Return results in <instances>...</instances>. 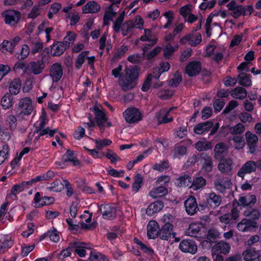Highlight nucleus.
<instances>
[{
	"instance_id": "obj_1",
	"label": "nucleus",
	"mask_w": 261,
	"mask_h": 261,
	"mask_svg": "<svg viewBox=\"0 0 261 261\" xmlns=\"http://www.w3.org/2000/svg\"><path fill=\"white\" fill-rule=\"evenodd\" d=\"M140 72L139 66H125L119 82L121 90L126 92L133 89L138 84Z\"/></svg>"
},
{
	"instance_id": "obj_13",
	"label": "nucleus",
	"mask_w": 261,
	"mask_h": 261,
	"mask_svg": "<svg viewBox=\"0 0 261 261\" xmlns=\"http://www.w3.org/2000/svg\"><path fill=\"white\" fill-rule=\"evenodd\" d=\"M95 111V119L97 125L100 128L101 132L105 130V123L107 121V118L104 112L101 111L99 108L95 106L93 108Z\"/></svg>"
},
{
	"instance_id": "obj_12",
	"label": "nucleus",
	"mask_w": 261,
	"mask_h": 261,
	"mask_svg": "<svg viewBox=\"0 0 261 261\" xmlns=\"http://www.w3.org/2000/svg\"><path fill=\"white\" fill-rule=\"evenodd\" d=\"M228 10L231 11V15L234 18H237L242 14H245V10L242 5H238L235 0L231 1L227 5Z\"/></svg>"
},
{
	"instance_id": "obj_58",
	"label": "nucleus",
	"mask_w": 261,
	"mask_h": 261,
	"mask_svg": "<svg viewBox=\"0 0 261 261\" xmlns=\"http://www.w3.org/2000/svg\"><path fill=\"white\" fill-rule=\"evenodd\" d=\"M128 50V47L127 46L122 45L120 48L117 49L114 55V59H118L122 57Z\"/></svg>"
},
{
	"instance_id": "obj_27",
	"label": "nucleus",
	"mask_w": 261,
	"mask_h": 261,
	"mask_svg": "<svg viewBox=\"0 0 261 261\" xmlns=\"http://www.w3.org/2000/svg\"><path fill=\"white\" fill-rule=\"evenodd\" d=\"M164 207V203L162 201H156L151 203L146 210L148 215H152L160 212Z\"/></svg>"
},
{
	"instance_id": "obj_41",
	"label": "nucleus",
	"mask_w": 261,
	"mask_h": 261,
	"mask_svg": "<svg viewBox=\"0 0 261 261\" xmlns=\"http://www.w3.org/2000/svg\"><path fill=\"white\" fill-rule=\"evenodd\" d=\"M13 97L12 95L6 93L2 98L1 105L5 109H8L12 106Z\"/></svg>"
},
{
	"instance_id": "obj_4",
	"label": "nucleus",
	"mask_w": 261,
	"mask_h": 261,
	"mask_svg": "<svg viewBox=\"0 0 261 261\" xmlns=\"http://www.w3.org/2000/svg\"><path fill=\"white\" fill-rule=\"evenodd\" d=\"M201 20L200 21L199 24L196 27V29L194 30V32L188 34L181 38L180 40V43L185 44L187 42H188L189 44L191 46H195L200 44L202 41L201 35L200 33H195V32L201 29Z\"/></svg>"
},
{
	"instance_id": "obj_17",
	"label": "nucleus",
	"mask_w": 261,
	"mask_h": 261,
	"mask_svg": "<svg viewBox=\"0 0 261 261\" xmlns=\"http://www.w3.org/2000/svg\"><path fill=\"white\" fill-rule=\"evenodd\" d=\"M220 160L218 165V170L223 173L230 172L232 168V160L230 158H223Z\"/></svg>"
},
{
	"instance_id": "obj_8",
	"label": "nucleus",
	"mask_w": 261,
	"mask_h": 261,
	"mask_svg": "<svg viewBox=\"0 0 261 261\" xmlns=\"http://www.w3.org/2000/svg\"><path fill=\"white\" fill-rule=\"evenodd\" d=\"M186 211L189 215H193L199 211V207L195 197L190 196L184 202Z\"/></svg>"
},
{
	"instance_id": "obj_55",
	"label": "nucleus",
	"mask_w": 261,
	"mask_h": 261,
	"mask_svg": "<svg viewBox=\"0 0 261 261\" xmlns=\"http://www.w3.org/2000/svg\"><path fill=\"white\" fill-rule=\"evenodd\" d=\"M134 180L135 181L133 184L132 188L133 190L137 192L141 188V184L142 183L143 179L140 174H137L135 176Z\"/></svg>"
},
{
	"instance_id": "obj_2",
	"label": "nucleus",
	"mask_w": 261,
	"mask_h": 261,
	"mask_svg": "<svg viewBox=\"0 0 261 261\" xmlns=\"http://www.w3.org/2000/svg\"><path fill=\"white\" fill-rule=\"evenodd\" d=\"M170 66H157L154 68L152 73L148 74L144 82L141 89L143 91H147L150 87L151 82L153 78L158 79L160 75L165 71H167Z\"/></svg>"
},
{
	"instance_id": "obj_44",
	"label": "nucleus",
	"mask_w": 261,
	"mask_h": 261,
	"mask_svg": "<svg viewBox=\"0 0 261 261\" xmlns=\"http://www.w3.org/2000/svg\"><path fill=\"white\" fill-rule=\"evenodd\" d=\"M201 70V66H186L185 68V73L190 77L198 75Z\"/></svg>"
},
{
	"instance_id": "obj_48",
	"label": "nucleus",
	"mask_w": 261,
	"mask_h": 261,
	"mask_svg": "<svg viewBox=\"0 0 261 261\" xmlns=\"http://www.w3.org/2000/svg\"><path fill=\"white\" fill-rule=\"evenodd\" d=\"M30 52V47L27 44H23L21 46L20 52L17 54L18 60H22L25 59Z\"/></svg>"
},
{
	"instance_id": "obj_11",
	"label": "nucleus",
	"mask_w": 261,
	"mask_h": 261,
	"mask_svg": "<svg viewBox=\"0 0 261 261\" xmlns=\"http://www.w3.org/2000/svg\"><path fill=\"white\" fill-rule=\"evenodd\" d=\"M100 5L96 1H91L87 2L82 7V10L83 14H94L100 12Z\"/></svg>"
},
{
	"instance_id": "obj_50",
	"label": "nucleus",
	"mask_w": 261,
	"mask_h": 261,
	"mask_svg": "<svg viewBox=\"0 0 261 261\" xmlns=\"http://www.w3.org/2000/svg\"><path fill=\"white\" fill-rule=\"evenodd\" d=\"M73 155V151L68 149L66 151L67 158L65 159V162H71L74 166L79 165L80 164V161Z\"/></svg>"
},
{
	"instance_id": "obj_59",
	"label": "nucleus",
	"mask_w": 261,
	"mask_h": 261,
	"mask_svg": "<svg viewBox=\"0 0 261 261\" xmlns=\"http://www.w3.org/2000/svg\"><path fill=\"white\" fill-rule=\"evenodd\" d=\"M27 184H25L24 181L19 184L15 185L12 188L11 194L16 195L18 192L22 191L27 186Z\"/></svg>"
},
{
	"instance_id": "obj_54",
	"label": "nucleus",
	"mask_w": 261,
	"mask_h": 261,
	"mask_svg": "<svg viewBox=\"0 0 261 261\" xmlns=\"http://www.w3.org/2000/svg\"><path fill=\"white\" fill-rule=\"evenodd\" d=\"M86 243L81 242H73L69 244V246L66 249L63 250L62 252L65 251H68L72 249L86 248Z\"/></svg>"
},
{
	"instance_id": "obj_31",
	"label": "nucleus",
	"mask_w": 261,
	"mask_h": 261,
	"mask_svg": "<svg viewBox=\"0 0 261 261\" xmlns=\"http://www.w3.org/2000/svg\"><path fill=\"white\" fill-rule=\"evenodd\" d=\"M50 75L52 77L53 82H57L59 81L63 75L62 66H51Z\"/></svg>"
},
{
	"instance_id": "obj_57",
	"label": "nucleus",
	"mask_w": 261,
	"mask_h": 261,
	"mask_svg": "<svg viewBox=\"0 0 261 261\" xmlns=\"http://www.w3.org/2000/svg\"><path fill=\"white\" fill-rule=\"evenodd\" d=\"M128 61L132 64H138L143 59V55L134 54L128 57Z\"/></svg>"
},
{
	"instance_id": "obj_45",
	"label": "nucleus",
	"mask_w": 261,
	"mask_h": 261,
	"mask_svg": "<svg viewBox=\"0 0 261 261\" xmlns=\"http://www.w3.org/2000/svg\"><path fill=\"white\" fill-rule=\"evenodd\" d=\"M182 81V76L180 72L176 71L174 74V77L169 81V85L171 87H176Z\"/></svg>"
},
{
	"instance_id": "obj_37",
	"label": "nucleus",
	"mask_w": 261,
	"mask_h": 261,
	"mask_svg": "<svg viewBox=\"0 0 261 261\" xmlns=\"http://www.w3.org/2000/svg\"><path fill=\"white\" fill-rule=\"evenodd\" d=\"M76 35L73 32L69 31L67 33L66 36L64 38L63 41L62 42L66 48H68L75 41Z\"/></svg>"
},
{
	"instance_id": "obj_22",
	"label": "nucleus",
	"mask_w": 261,
	"mask_h": 261,
	"mask_svg": "<svg viewBox=\"0 0 261 261\" xmlns=\"http://www.w3.org/2000/svg\"><path fill=\"white\" fill-rule=\"evenodd\" d=\"M158 223L154 221H150L147 225V236L149 239H154L158 237L159 232Z\"/></svg>"
},
{
	"instance_id": "obj_25",
	"label": "nucleus",
	"mask_w": 261,
	"mask_h": 261,
	"mask_svg": "<svg viewBox=\"0 0 261 261\" xmlns=\"http://www.w3.org/2000/svg\"><path fill=\"white\" fill-rule=\"evenodd\" d=\"M231 184L230 180L228 179L226 180L218 179L214 181L215 188L221 193L224 192L226 189H229Z\"/></svg>"
},
{
	"instance_id": "obj_40",
	"label": "nucleus",
	"mask_w": 261,
	"mask_h": 261,
	"mask_svg": "<svg viewBox=\"0 0 261 261\" xmlns=\"http://www.w3.org/2000/svg\"><path fill=\"white\" fill-rule=\"evenodd\" d=\"M44 66H17V68L24 69V72L33 73L34 74L40 73L44 69Z\"/></svg>"
},
{
	"instance_id": "obj_63",
	"label": "nucleus",
	"mask_w": 261,
	"mask_h": 261,
	"mask_svg": "<svg viewBox=\"0 0 261 261\" xmlns=\"http://www.w3.org/2000/svg\"><path fill=\"white\" fill-rule=\"evenodd\" d=\"M192 6L190 5H187L182 7L179 10V14L183 17L186 18L187 16L191 13Z\"/></svg>"
},
{
	"instance_id": "obj_24",
	"label": "nucleus",
	"mask_w": 261,
	"mask_h": 261,
	"mask_svg": "<svg viewBox=\"0 0 261 261\" xmlns=\"http://www.w3.org/2000/svg\"><path fill=\"white\" fill-rule=\"evenodd\" d=\"M89 51H82L80 54L76 59V62L77 64L82 65L86 60L88 61V64L92 65L94 64L95 61V57L93 56L88 57Z\"/></svg>"
},
{
	"instance_id": "obj_3",
	"label": "nucleus",
	"mask_w": 261,
	"mask_h": 261,
	"mask_svg": "<svg viewBox=\"0 0 261 261\" xmlns=\"http://www.w3.org/2000/svg\"><path fill=\"white\" fill-rule=\"evenodd\" d=\"M219 127V123L214 125L213 121L210 120L196 125L194 128V132L197 135H202L208 132L212 128L210 135H214L217 131Z\"/></svg>"
},
{
	"instance_id": "obj_30",
	"label": "nucleus",
	"mask_w": 261,
	"mask_h": 261,
	"mask_svg": "<svg viewBox=\"0 0 261 261\" xmlns=\"http://www.w3.org/2000/svg\"><path fill=\"white\" fill-rule=\"evenodd\" d=\"M66 49L62 42H57L51 46L50 54L53 56H58L62 55Z\"/></svg>"
},
{
	"instance_id": "obj_36",
	"label": "nucleus",
	"mask_w": 261,
	"mask_h": 261,
	"mask_svg": "<svg viewBox=\"0 0 261 261\" xmlns=\"http://www.w3.org/2000/svg\"><path fill=\"white\" fill-rule=\"evenodd\" d=\"M238 79L239 84L243 86L247 87L251 85L252 82L250 78V75L246 73H240L238 76Z\"/></svg>"
},
{
	"instance_id": "obj_35",
	"label": "nucleus",
	"mask_w": 261,
	"mask_h": 261,
	"mask_svg": "<svg viewBox=\"0 0 261 261\" xmlns=\"http://www.w3.org/2000/svg\"><path fill=\"white\" fill-rule=\"evenodd\" d=\"M206 184V180L202 176L196 177L192 180L190 188L198 190L203 187Z\"/></svg>"
},
{
	"instance_id": "obj_34",
	"label": "nucleus",
	"mask_w": 261,
	"mask_h": 261,
	"mask_svg": "<svg viewBox=\"0 0 261 261\" xmlns=\"http://www.w3.org/2000/svg\"><path fill=\"white\" fill-rule=\"evenodd\" d=\"M21 87V81L19 79H15L9 85V92L11 95L17 94Z\"/></svg>"
},
{
	"instance_id": "obj_10",
	"label": "nucleus",
	"mask_w": 261,
	"mask_h": 261,
	"mask_svg": "<svg viewBox=\"0 0 261 261\" xmlns=\"http://www.w3.org/2000/svg\"><path fill=\"white\" fill-rule=\"evenodd\" d=\"M179 248L182 252L192 254H194L197 249L195 242L189 239L182 240L179 244Z\"/></svg>"
},
{
	"instance_id": "obj_47",
	"label": "nucleus",
	"mask_w": 261,
	"mask_h": 261,
	"mask_svg": "<svg viewBox=\"0 0 261 261\" xmlns=\"http://www.w3.org/2000/svg\"><path fill=\"white\" fill-rule=\"evenodd\" d=\"M163 15L166 19V23L163 26V28L167 29L170 28L172 23L174 19L173 12L172 11H168L164 13Z\"/></svg>"
},
{
	"instance_id": "obj_51",
	"label": "nucleus",
	"mask_w": 261,
	"mask_h": 261,
	"mask_svg": "<svg viewBox=\"0 0 261 261\" xmlns=\"http://www.w3.org/2000/svg\"><path fill=\"white\" fill-rule=\"evenodd\" d=\"M129 23L133 28H136L140 30H142L143 28L144 20L142 17L140 15L136 16L135 19L132 21H130Z\"/></svg>"
},
{
	"instance_id": "obj_18",
	"label": "nucleus",
	"mask_w": 261,
	"mask_h": 261,
	"mask_svg": "<svg viewBox=\"0 0 261 261\" xmlns=\"http://www.w3.org/2000/svg\"><path fill=\"white\" fill-rule=\"evenodd\" d=\"M246 261H259V252L254 248H250L245 250L242 253Z\"/></svg>"
},
{
	"instance_id": "obj_23",
	"label": "nucleus",
	"mask_w": 261,
	"mask_h": 261,
	"mask_svg": "<svg viewBox=\"0 0 261 261\" xmlns=\"http://www.w3.org/2000/svg\"><path fill=\"white\" fill-rule=\"evenodd\" d=\"M256 202V196L254 195H247L245 196H241L240 197L238 205L243 206H252Z\"/></svg>"
},
{
	"instance_id": "obj_56",
	"label": "nucleus",
	"mask_w": 261,
	"mask_h": 261,
	"mask_svg": "<svg viewBox=\"0 0 261 261\" xmlns=\"http://www.w3.org/2000/svg\"><path fill=\"white\" fill-rule=\"evenodd\" d=\"M244 215L246 217H249V219L255 221L258 219L260 217V213L255 209L252 210L251 212L246 211L244 212Z\"/></svg>"
},
{
	"instance_id": "obj_42",
	"label": "nucleus",
	"mask_w": 261,
	"mask_h": 261,
	"mask_svg": "<svg viewBox=\"0 0 261 261\" xmlns=\"http://www.w3.org/2000/svg\"><path fill=\"white\" fill-rule=\"evenodd\" d=\"M220 233L216 229H210L206 234V239L210 242L216 243L220 237Z\"/></svg>"
},
{
	"instance_id": "obj_15",
	"label": "nucleus",
	"mask_w": 261,
	"mask_h": 261,
	"mask_svg": "<svg viewBox=\"0 0 261 261\" xmlns=\"http://www.w3.org/2000/svg\"><path fill=\"white\" fill-rule=\"evenodd\" d=\"M256 171L255 162L253 161H248L246 162L239 170L238 172V175L243 178L245 175L247 173H250Z\"/></svg>"
},
{
	"instance_id": "obj_19",
	"label": "nucleus",
	"mask_w": 261,
	"mask_h": 261,
	"mask_svg": "<svg viewBox=\"0 0 261 261\" xmlns=\"http://www.w3.org/2000/svg\"><path fill=\"white\" fill-rule=\"evenodd\" d=\"M247 144L249 147V152L253 153L256 150V143L258 141L257 136L250 132L247 131L245 134Z\"/></svg>"
},
{
	"instance_id": "obj_43",
	"label": "nucleus",
	"mask_w": 261,
	"mask_h": 261,
	"mask_svg": "<svg viewBox=\"0 0 261 261\" xmlns=\"http://www.w3.org/2000/svg\"><path fill=\"white\" fill-rule=\"evenodd\" d=\"M152 37V31L149 29H145L144 30V35L141 36L140 39L142 41H149L151 42V45H153L155 44L157 42V38H154L153 39H151Z\"/></svg>"
},
{
	"instance_id": "obj_28",
	"label": "nucleus",
	"mask_w": 261,
	"mask_h": 261,
	"mask_svg": "<svg viewBox=\"0 0 261 261\" xmlns=\"http://www.w3.org/2000/svg\"><path fill=\"white\" fill-rule=\"evenodd\" d=\"M206 200L212 207H216L221 204L222 198L220 195L213 192L209 194Z\"/></svg>"
},
{
	"instance_id": "obj_16",
	"label": "nucleus",
	"mask_w": 261,
	"mask_h": 261,
	"mask_svg": "<svg viewBox=\"0 0 261 261\" xmlns=\"http://www.w3.org/2000/svg\"><path fill=\"white\" fill-rule=\"evenodd\" d=\"M173 225L170 223H165L159 230L158 237L162 240L168 241L171 237Z\"/></svg>"
},
{
	"instance_id": "obj_14",
	"label": "nucleus",
	"mask_w": 261,
	"mask_h": 261,
	"mask_svg": "<svg viewBox=\"0 0 261 261\" xmlns=\"http://www.w3.org/2000/svg\"><path fill=\"white\" fill-rule=\"evenodd\" d=\"M100 211L103 218L106 219H112L116 216V208L109 204L101 205Z\"/></svg>"
},
{
	"instance_id": "obj_64",
	"label": "nucleus",
	"mask_w": 261,
	"mask_h": 261,
	"mask_svg": "<svg viewBox=\"0 0 261 261\" xmlns=\"http://www.w3.org/2000/svg\"><path fill=\"white\" fill-rule=\"evenodd\" d=\"M89 259L91 261H108L105 255L101 254H93L92 252H91Z\"/></svg>"
},
{
	"instance_id": "obj_32",
	"label": "nucleus",
	"mask_w": 261,
	"mask_h": 261,
	"mask_svg": "<svg viewBox=\"0 0 261 261\" xmlns=\"http://www.w3.org/2000/svg\"><path fill=\"white\" fill-rule=\"evenodd\" d=\"M231 95L235 98L242 100L246 97L247 91L244 88L237 87L231 91Z\"/></svg>"
},
{
	"instance_id": "obj_21",
	"label": "nucleus",
	"mask_w": 261,
	"mask_h": 261,
	"mask_svg": "<svg viewBox=\"0 0 261 261\" xmlns=\"http://www.w3.org/2000/svg\"><path fill=\"white\" fill-rule=\"evenodd\" d=\"M228 152V148L224 143H219L215 147L214 158L217 160L223 159Z\"/></svg>"
},
{
	"instance_id": "obj_38",
	"label": "nucleus",
	"mask_w": 261,
	"mask_h": 261,
	"mask_svg": "<svg viewBox=\"0 0 261 261\" xmlns=\"http://www.w3.org/2000/svg\"><path fill=\"white\" fill-rule=\"evenodd\" d=\"M178 182L177 185L179 187L190 186L192 182V178L188 174H185L177 179Z\"/></svg>"
},
{
	"instance_id": "obj_62",
	"label": "nucleus",
	"mask_w": 261,
	"mask_h": 261,
	"mask_svg": "<svg viewBox=\"0 0 261 261\" xmlns=\"http://www.w3.org/2000/svg\"><path fill=\"white\" fill-rule=\"evenodd\" d=\"M9 147L7 145L3 146V150L0 151V165L7 159L9 154Z\"/></svg>"
},
{
	"instance_id": "obj_5",
	"label": "nucleus",
	"mask_w": 261,
	"mask_h": 261,
	"mask_svg": "<svg viewBox=\"0 0 261 261\" xmlns=\"http://www.w3.org/2000/svg\"><path fill=\"white\" fill-rule=\"evenodd\" d=\"M123 116L127 122L135 123L142 119V114L135 107L127 109L123 113Z\"/></svg>"
},
{
	"instance_id": "obj_39",
	"label": "nucleus",
	"mask_w": 261,
	"mask_h": 261,
	"mask_svg": "<svg viewBox=\"0 0 261 261\" xmlns=\"http://www.w3.org/2000/svg\"><path fill=\"white\" fill-rule=\"evenodd\" d=\"M15 47L10 41L5 40L0 44V50L3 53L9 52L12 54L14 51Z\"/></svg>"
},
{
	"instance_id": "obj_26",
	"label": "nucleus",
	"mask_w": 261,
	"mask_h": 261,
	"mask_svg": "<svg viewBox=\"0 0 261 261\" xmlns=\"http://www.w3.org/2000/svg\"><path fill=\"white\" fill-rule=\"evenodd\" d=\"M168 193V189L164 186H160L153 189L149 192V195L153 198L162 197L165 196Z\"/></svg>"
},
{
	"instance_id": "obj_52",
	"label": "nucleus",
	"mask_w": 261,
	"mask_h": 261,
	"mask_svg": "<svg viewBox=\"0 0 261 261\" xmlns=\"http://www.w3.org/2000/svg\"><path fill=\"white\" fill-rule=\"evenodd\" d=\"M187 149L185 146L178 145L176 146L174 149L173 156L175 158H178L186 154Z\"/></svg>"
},
{
	"instance_id": "obj_33",
	"label": "nucleus",
	"mask_w": 261,
	"mask_h": 261,
	"mask_svg": "<svg viewBox=\"0 0 261 261\" xmlns=\"http://www.w3.org/2000/svg\"><path fill=\"white\" fill-rule=\"evenodd\" d=\"M179 45L177 43L173 46L171 43H168L163 47L164 56L166 59L170 58L174 52L178 49Z\"/></svg>"
},
{
	"instance_id": "obj_6",
	"label": "nucleus",
	"mask_w": 261,
	"mask_h": 261,
	"mask_svg": "<svg viewBox=\"0 0 261 261\" xmlns=\"http://www.w3.org/2000/svg\"><path fill=\"white\" fill-rule=\"evenodd\" d=\"M5 22L7 24L14 25L18 23L20 18V13L13 10H8L2 13Z\"/></svg>"
},
{
	"instance_id": "obj_9",
	"label": "nucleus",
	"mask_w": 261,
	"mask_h": 261,
	"mask_svg": "<svg viewBox=\"0 0 261 261\" xmlns=\"http://www.w3.org/2000/svg\"><path fill=\"white\" fill-rule=\"evenodd\" d=\"M199 160L202 164V169L206 172H210L213 168V159L208 154L205 152L201 153Z\"/></svg>"
},
{
	"instance_id": "obj_29",
	"label": "nucleus",
	"mask_w": 261,
	"mask_h": 261,
	"mask_svg": "<svg viewBox=\"0 0 261 261\" xmlns=\"http://www.w3.org/2000/svg\"><path fill=\"white\" fill-rule=\"evenodd\" d=\"M173 108H171L169 110H167L166 109H163L159 112L158 115H157L158 124L166 123L173 120L172 117H167V115L169 113V111H170Z\"/></svg>"
},
{
	"instance_id": "obj_46",
	"label": "nucleus",
	"mask_w": 261,
	"mask_h": 261,
	"mask_svg": "<svg viewBox=\"0 0 261 261\" xmlns=\"http://www.w3.org/2000/svg\"><path fill=\"white\" fill-rule=\"evenodd\" d=\"M195 146L199 151L207 150L212 148V144L210 142L199 141L195 144Z\"/></svg>"
},
{
	"instance_id": "obj_7",
	"label": "nucleus",
	"mask_w": 261,
	"mask_h": 261,
	"mask_svg": "<svg viewBox=\"0 0 261 261\" xmlns=\"http://www.w3.org/2000/svg\"><path fill=\"white\" fill-rule=\"evenodd\" d=\"M18 110L20 111L19 115L23 114L25 115L31 114L33 110L32 100L30 97L21 99L18 103Z\"/></svg>"
},
{
	"instance_id": "obj_20",
	"label": "nucleus",
	"mask_w": 261,
	"mask_h": 261,
	"mask_svg": "<svg viewBox=\"0 0 261 261\" xmlns=\"http://www.w3.org/2000/svg\"><path fill=\"white\" fill-rule=\"evenodd\" d=\"M230 249L229 244L225 242L221 241L216 244L212 249L213 253L216 254L218 252L224 254H228Z\"/></svg>"
},
{
	"instance_id": "obj_53",
	"label": "nucleus",
	"mask_w": 261,
	"mask_h": 261,
	"mask_svg": "<svg viewBox=\"0 0 261 261\" xmlns=\"http://www.w3.org/2000/svg\"><path fill=\"white\" fill-rule=\"evenodd\" d=\"M34 24L32 23H30L28 24L25 27L22 29L20 34L22 37H27L28 36H30L32 32H33L34 29Z\"/></svg>"
},
{
	"instance_id": "obj_61",
	"label": "nucleus",
	"mask_w": 261,
	"mask_h": 261,
	"mask_svg": "<svg viewBox=\"0 0 261 261\" xmlns=\"http://www.w3.org/2000/svg\"><path fill=\"white\" fill-rule=\"evenodd\" d=\"M105 156L111 160L113 163H116L117 161L120 160V158L113 150L108 149Z\"/></svg>"
},
{
	"instance_id": "obj_49",
	"label": "nucleus",
	"mask_w": 261,
	"mask_h": 261,
	"mask_svg": "<svg viewBox=\"0 0 261 261\" xmlns=\"http://www.w3.org/2000/svg\"><path fill=\"white\" fill-rule=\"evenodd\" d=\"M200 230L199 227L196 224L193 223L189 225L187 233L190 236L197 238Z\"/></svg>"
},
{
	"instance_id": "obj_60",
	"label": "nucleus",
	"mask_w": 261,
	"mask_h": 261,
	"mask_svg": "<svg viewBox=\"0 0 261 261\" xmlns=\"http://www.w3.org/2000/svg\"><path fill=\"white\" fill-rule=\"evenodd\" d=\"M64 189L63 185L59 180H56L51 184L49 189L51 191L58 192L61 191Z\"/></svg>"
}]
</instances>
